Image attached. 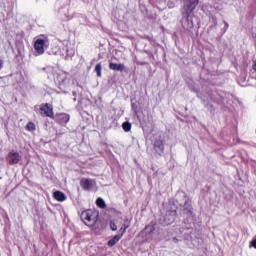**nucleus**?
<instances>
[{"instance_id": "6", "label": "nucleus", "mask_w": 256, "mask_h": 256, "mask_svg": "<svg viewBox=\"0 0 256 256\" xmlns=\"http://www.w3.org/2000/svg\"><path fill=\"white\" fill-rule=\"evenodd\" d=\"M154 233H155V226L154 225H148L142 231V234L144 235V239L146 241H152Z\"/></svg>"}, {"instance_id": "9", "label": "nucleus", "mask_w": 256, "mask_h": 256, "mask_svg": "<svg viewBox=\"0 0 256 256\" xmlns=\"http://www.w3.org/2000/svg\"><path fill=\"white\" fill-rule=\"evenodd\" d=\"M123 238V234H117L112 239H110L107 243L108 247H115L119 241Z\"/></svg>"}, {"instance_id": "12", "label": "nucleus", "mask_w": 256, "mask_h": 256, "mask_svg": "<svg viewBox=\"0 0 256 256\" xmlns=\"http://www.w3.org/2000/svg\"><path fill=\"white\" fill-rule=\"evenodd\" d=\"M154 147H155L157 153H163V150L165 149L163 146V141H161V140L155 141Z\"/></svg>"}, {"instance_id": "21", "label": "nucleus", "mask_w": 256, "mask_h": 256, "mask_svg": "<svg viewBox=\"0 0 256 256\" xmlns=\"http://www.w3.org/2000/svg\"><path fill=\"white\" fill-rule=\"evenodd\" d=\"M250 247H254V249H256V239L250 242Z\"/></svg>"}, {"instance_id": "15", "label": "nucleus", "mask_w": 256, "mask_h": 256, "mask_svg": "<svg viewBox=\"0 0 256 256\" xmlns=\"http://www.w3.org/2000/svg\"><path fill=\"white\" fill-rule=\"evenodd\" d=\"M122 128H123V131H125V133H129V131H131V123L130 122H124L122 124Z\"/></svg>"}, {"instance_id": "5", "label": "nucleus", "mask_w": 256, "mask_h": 256, "mask_svg": "<svg viewBox=\"0 0 256 256\" xmlns=\"http://www.w3.org/2000/svg\"><path fill=\"white\" fill-rule=\"evenodd\" d=\"M175 217H177L176 210H170L163 216L164 225H172L175 223Z\"/></svg>"}, {"instance_id": "7", "label": "nucleus", "mask_w": 256, "mask_h": 256, "mask_svg": "<svg viewBox=\"0 0 256 256\" xmlns=\"http://www.w3.org/2000/svg\"><path fill=\"white\" fill-rule=\"evenodd\" d=\"M40 111L42 115L53 118V106L51 104H41Z\"/></svg>"}, {"instance_id": "11", "label": "nucleus", "mask_w": 256, "mask_h": 256, "mask_svg": "<svg viewBox=\"0 0 256 256\" xmlns=\"http://www.w3.org/2000/svg\"><path fill=\"white\" fill-rule=\"evenodd\" d=\"M53 197H54V199H56V201H60V202L67 200V196L65 195V193H63L61 191H55L53 193Z\"/></svg>"}, {"instance_id": "17", "label": "nucleus", "mask_w": 256, "mask_h": 256, "mask_svg": "<svg viewBox=\"0 0 256 256\" xmlns=\"http://www.w3.org/2000/svg\"><path fill=\"white\" fill-rule=\"evenodd\" d=\"M127 229H129V225H126V224H123L122 227L120 228L119 233L120 235H122V237L123 235H125V232L127 231Z\"/></svg>"}, {"instance_id": "19", "label": "nucleus", "mask_w": 256, "mask_h": 256, "mask_svg": "<svg viewBox=\"0 0 256 256\" xmlns=\"http://www.w3.org/2000/svg\"><path fill=\"white\" fill-rule=\"evenodd\" d=\"M101 64H97L96 66H95V71H96V73H97V77H101Z\"/></svg>"}, {"instance_id": "4", "label": "nucleus", "mask_w": 256, "mask_h": 256, "mask_svg": "<svg viewBox=\"0 0 256 256\" xmlns=\"http://www.w3.org/2000/svg\"><path fill=\"white\" fill-rule=\"evenodd\" d=\"M80 185L84 191H92V189H95L97 183L93 179L82 178Z\"/></svg>"}, {"instance_id": "14", "label": "nucleus", "mask_w": 256, "mask_h": 256, "mask_svg": "<svg viewBox=\"0 0 256 256\" xmlns=\"http://www.w3.org/2000/svg\"><path fill=\"white\" fill-rule=\"evenodd\" d=\"M65 79H67V74H65L63 72L54 75V80L58 81V83H63V81H65Z\"/></svg>"}, {"instance_id": "23", "label": "nucleus", "mask_w": 256, "mask_h": 256, "mask_svg": "<svg viewBox=\"0 0 256 256\" xmlns=\"http://www.w3.org/2000/svg\"><path fill=\"white\" fill-rule=\"evenodd\" d=\"M47 71L51 72V71H53V68H47Z\"/></svg>"}, {"instance_id": "18", "label": "nucleus", "mask_w": 256, "mask_h": 256, "mask_svg": "<svg viewBox=\"0 0 256 256\" xmlns=\"http://www.w3.org/2000/svg\"><path fill=\"white\" fill-rule=\"evenodd\" d=\"M27 131H35V124L33 122H29L26 126Z\"/></svg>"}, {"instance_id": "16", "label": "nucleus", "mask_w": 256, "mask_h": 256, "mask_svg": "<svg viewBox=\"0 0 256 256\" xmlns=\"http://www.w3.org/2000/svg\"><path fill=\"white\" fill-rule=\"evenodd\" d=\"M96 205L100 207V209H105V200H103L102 198H98L96 200Z\"/></svg>"}, {"instance_id": "10", "label": "nucleus", "mask_w": 256, "mask_h": 256, "mask_svg": "<svg viewBox=\"0 0 256 256\" xmlns=\"http://www.w3.org/2000/svg\"><path fill=\"white\" fill-rule=\"evenodd\" d=\"M109 69H111L112 71H125V65L110 62Z\"/></svg>"}, {"instance_id": "8", "label": "nucleus", "mask_w": 256, "mask_h": 256, "mask_svg": "<svg viewBox=\"0 0 256 256\" xmlns=\"http://www.w3.org/2000/svg\"><path fill=\"white\" fill-rule=\"evenodd\" d=\"M8 159L13 165H17V163L21 161V158L19 157V154L17 152H10L8 154Z\"/></svg>"}, {"instance_id": "20", "label": "nucleus", "mask_w": 256, "mask_h": 256, "mask_svg": "<svg viewBox=\"0 0 256 256\" xmlns=\"http://www.w3.org/2000/svg\"><path fill=\"white\" fill-rule=\"evenodd\" d=\"M110 229L112 230V231H117V224H115V222H110Z\"/></svg>"}, {"instance_id": "22", "label": "nucleus", "mask_w": 256, "mask_h": 256, "mask_svg": "<svg viewBox=\"0 0 256 256\" xmlns=\"http://www.w3.org/2000/svg\"><path fill=\"white\" fill-rule=\"evenodd\" d=\"M0 69H3V60L0 59Z\"/></svg>"}, {"instance_id": "2", "label": "nucleus", "mask_w": 256, "mask_h": 256, "mask_svg": "<svg viewBox=\"0 0 256 256\" xmlns=\"http://www.w3.org/2000/svg\"><path fill=\"white\" fill-rule=\"evenodd\" d=\"M49 47V40L47 38H35L34 40V49L36 55H43L45 49Z\"/></svg>"}, {"instance_id": "3", "label": "nucleus", "mask_w": 256, "mask_h": 256, "mask_svg": "<svg viewBox=\"0 0 256 256\" xmlns=\"http://www.w3.org/2000/svg\"><path fill=\"white\" fill-rule=\"evenodd\" d=\"M199 5V0H184V9L186 11V15H191L194 9H197Z\"/></svg>"}, {"instance_id": "1", "label": "nucleus", "mask_w": 256, "mask_h": 256, "mask_svg": "<svg viewBox=\"0 0 256 256\" xmlns=\"http://www.w3.org/2000/svg\"><path fill=\"white\" fill-rule=\"evenodd\" d=\"M97 217H99V213L95 210H86L81 213V219L87 227H93L97 223Z\"/></svg>"}, {"instance_id": "13", "label": "nucleus", "mask_w": 256, "mask_h": 256, "mask_svg": "<svg viewBox=\"0 0 256 256\" xmlns=\"http://www.w3.org/2000/svg\"><path fill=\"white\" fill-rule=\"evenodd\" d=\"M58 119L61 125H65V123H69L70 117H69V114H59Z\"/></svg>"}]
</instances>
